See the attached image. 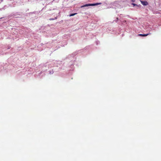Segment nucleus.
<instances>
[{"label": "nucleus", "mask_w": 161, "mask_h": 161, "mask_svg": "<svg viewBox=\"0 0 161 161\" xmlns=\"http://www.w3.org/2000/svg\"><path fill=\"white\" fill-rule=\"evenodd\" d=\"M100 3H94V4H86L84 5H83L81 6V8H83L85 7H87V6H95L96 5H97Z\"/></svg>", "instance_id": "f257e3e1"}, {"label": "nucleus", "mask_w": 161, "mask_h": 161, "mask_svg": "<svg viewBox=\"0 0 161 161\" xmlns=\"http://www.w3.org/2000/svg\"><path fill=\"white\" fill-rule=\"evenodd\" d=\"M141 3L143 5L146 6L148 5V3L147 1H143L140 0Z\"/></svg>", "instance_id": "f03ea898"}, {"label": "nucleus", "mask_w": 161, "mask_h": 161, "mask_svg": "<svg viewBox=\"0 0 161 161\" xmlns=\"http://www.w3.org/2000/svg\"><path fill=\"white\" fill-rule=\"evenodd\" d=\"M150 34V33L147 34H138V35L140 36H147V35H149Z\"/></svg>", "instance_id": "7ed1b4c3"}, {"label": "nucleus", "mask_w": 161, "mask_h": 161, "mask_svg": "<svg viewBox=\"0 0 161 161\" xmlns=\"http://www.w3.org/2000/svg\"><path fill=\"white\" fill-rule=\"evenodd\" d=\"M132 4L133 5V6L134 7L135 6H136L137 7H140V5H137V4H135V3H132Z\"/></svg>", "instance_id": "20e7f679"}, {"label": "nucleus", "mask_w": 161, "mask_h": 161, "mask_svg": "<svg viewBox=\"0 0 161 161\" xmlns=\"http://www.w3.org/2000/svg\"><path fill=\"white\" fill-rule=\"evenodd\" d=\"M77 14V13L71 14H70L69 16H72L75 14Z\"/></svg>", "instance_id": "39448f33"}, {"label": "nucleus", "mask_w": 161, "mask_h": 161, "mask_svg": "<svg viewBox=\"0 0 161 161\" xmlns=\"http://www.w3.org/2000/svg\"><path fill=\"white\" fill-rule=\"evenodd\" d=\"M131 1L133 2H135L134 0H131Z\"/></svg>", "instance_id": "423d86ee"}, {"label": "nucleus", "mask_w": 161, "mask_h": 161, "mask_svg": "<svg viewBox=\"0 0 161 161\" xmlns=\"http://www.w3.org/2000/svg\"><path fill=\"white\" fill-rule=\"evenodd\" d=\"M50 20H54V19H50Z\"/></svg>", "instance_id": "0eeeda50"}]
</instances>
